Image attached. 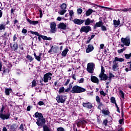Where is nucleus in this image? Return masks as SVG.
I'll use <instances>...</instances> for the list:
<instances>
[{
	"label": "nucleus",
	"instance_id": "3",
	"mask_svg": "<svg viewBox=\"0 0 131 131\" xmlns=\"http://www.w3.org/2000/svg\"><path fill=\"white\" fill-rule=\"evenodd\" d=\"M67 99V96L66 95L58 94L56 97V100L58 104H60V103L64 104V103H65V102L66 101Z\"/></svg>",
	"mask_w": 131,
	"mask_h": 131
},
{
	"label": "nucleus",
	"instance_id": "46",
	"mask_svg": "<svg viewBox=\"0 0 131 131\" xmlns=\"http://www.w3.org/2000/svg\"><path fill=\"white\" fill-rule=\"evenodd\" d=\"M100 74H105V70L102 66L101 67V73Z\"/></svg>",
	"mask_w": 131,
	"mask_h": 131
},
{
	"label": "nucleus",
	"instance_id": "54",
	"mask_svg": "<svg viewBox=\"0 0 131 131\" xmlns=\"http://www.w3.org/2000/svg\"><path fill=\"white\" fill-rule=\"evenodd\" d=\"M84 82V78H83L80 79V80L78 81V82L79 83H83Z\"/></svg>",
	"mask_w": 131,
	"mask_h": 131
},
{
	"label": "nucleus",
	"instance_id": "12",
	"mask_svg": "<svg viewBox=\"0 0 131 131\" xmlns=\"http://www.w3.org/2000/svg\"><path fill=\"white\" fill-rule=\"evenodd\" d=\"M82 106L84 108H88V109H92L93 108V104L89 102H83Z\"/></svg>",
	"mask_w": 131,
	"mask_h": 131
},
{
	"label": "nucleus",
	"instance_id": "23",
	"mask_svg": "<svg viewBox=\"0 0 131 131\" xmlns=\"http://www.w3.org/2000/svg\"><path fill=\"white\" fill-rule=\"evenodd\" d=\"M17 127H18V125H17V124H13L10 125V129L13 131H16V129H17Z\"/></svg>",
	"mask_w": 131,
	"mask_h": 131
},
{
	"label": "nucleus",
	"instance_id": "7",
	"mask_svg": "<svg viewBox=\"0 0 131 131\" xmlns=\"http://www.w3.org/2000/svg\"><path fill=\"white\" fill-rule=\"evenodd\" d=\"M92 30V28L90 26H83L81 28L80 32H85V33H88L89 31Z\"/></svg>",
	"mask_w": 131,
	"mask_h": 131
},
{
	"label": "nucleus",
	"instance_id": "51",
	"mask_svg": "<svg viewBox=\"0 0 131 131\" xmlns=\"http://www.w3.org/2000/svg\"><path fill=\"white\" fill-rule=\"evenodd\" d=\"M69 15L71 18H72V16L73 15H74V12H73V10H70L69 11Z\"/></svg>",
	"mask_w": 131,
	"mask_h": 131
},
{
	"label": "nucleus",
	"instance_id": "44",
	"mask_svg": "<svg viewBox=\"0 0 131 131\" xmlns=\"http://www.w3.org/2000/svg\"><path fill=\"white\" fill-rule=\"evenodd\" d=\"M6 25L3 24H0V30H5Z\"/></svg>",
	"mask_w": 131,
	"mask_h": 131
},
{
	"label": "nucleus",
	"instance_id": "35",
	"mask_svg": "<svg viewBox=\"0 0 131 131\" xmlns=\"http://www.w3.org/2000/svg\"><path fill=\"white\" fill-rule=\"evenodd\" d=\"M19 48L20 49V51H24V48H25V44L24 43H22L21 44L19 45Z\"/></svg>",
	"mask_w": 131,
	"mask_h": 131
},
{
	"label": "nucleus",
	"instance_id": "48",
	"mask_svg": "<svg viewBox=\"0 0 131 131\" xmlns=\"http://www.w3.org/2000/svg\"><path fill=\"white\" fill-rule=\"evenodd\" d=\"M119 123L120 124H122L123 123H124V118H122L121 119L119 120Z\"/></svg>",
	"mask_w": 131,
	"mask_h": 131
},
{
	"label": "nucleus",
	"instance_id": "34",
	"mask_svg": "<svg viewBox=\"0 0 131 131\" xmlns=\"http://www.w3.org/2000/svg\"><path fill=\"white\" fill-rule=\"evenodd\" d=\"M34 56L37 61H38V62H40V59H41V57L40 56H37L36 53H34Z\"/></svg>",
	"mask_w": 131,
	"mask_h": 131
},
{
	"label": "nucleus",
	"instance_id": "33",
	"mask_svg": "<svg viewBox=\"0 0 131 131\" xmlns=\"http://www.w3.org/2000/svg\"><path fill=\"white\" fill-rule=\"evenodd\" d=\"M114 25L115 26H118L120 24V20H116V19H114Z\"/></svg>",
	"mask_w": 131,
	"mask_h": 131
},
{
	"label": "nucleus",
	"instance_id": "25",
	"mask_svg": "<svg viewBox=\"0 0 131 131\" xmlns=\"http://www.w3.org/2000/svg\"><path fill=\"white\" fill-rule=\"evenodd\" d=\"M42 127L43 131H52L51 130V127L48 126L47 124L43 125Z\"/></svg>",
	"mask_w": 131,
	"mask_h": 131
},
{
	"label": "nucleus",
	"instance_id": "1",
	"mask_svg": "<svg viewBox=\"0 0 131 131\" xmlns=\"http://www.w3.org/2000/svg\"><path fill=\"white\" fill-rule=\"evenodd\" d=\"M35 117L37 119L36 122L38 126L43 127V125H46V119L43 118L42 114L41 113L36 112L34 114Z\"/></svg>",
	"mask_w": 131,
	"mask_h": 131
},
{
	"label": "nucleus",
	"instance_id": "24",
	"mask_svg": "<svg viewBox=\"0 0 131 131\" xmlns=\"http://www.w3.org/2000/svg\"><path fill=\"white\" fill-rule=\"evenodd\" d=\"M94 12V10H93V9H89L85 13V15L86 16L88 17L89 16H90V15H91L92 14V13Z\"/></svg>",
	"mask_w": 131,
	"mask_h": 131
},
{
	"label": "nucleus",
	"instance_id": "32",
	"mask_svg": "<svg viewBox=\"0 0 131 131\" xmlns=\"http://www.w3.org/2000/svg\"><path fill=\"white\" fill-rule=\"evenodd\" d=\"M119 94L120 96H121L122 99H123V100H124V93L123 92V91H122V90H120L119 91Z\"/></svg>",
	"mask_w": 131,
	"mask_h": 131
},
{
	"label": "nucleus",
	"instance_id": "45",
	"mask_svg": "<svg viewBox=\"0 0 131 131\" xmlns=\"http://www.w3.org/2000/svg\"><path fill=\"white\" fill-rule=\"evenodd\" d=\"M111 101L112 104H115L116 103V100H115V97H112L111 98Z\"/></svg>",
	"mask_w": 131,
	"mask_h": 131
},
{
	"label": "nucleus",
	"instance_id": "31",
	"mask_svg": "<svg viewBox=\"0 0 131 131\" xmlns=\"http://www.w3.org/2000/svg\"><path fill=\"white\" fill-rule=\"evenodd\" d=\"M12 91L11 89L7 88L5 89V95L7 96H10V92Z\"/></svg>",
	"mask_w": 131,
	"mask_h": 131
},
{
	"label": "nucleus",
	"instance_id": "62",
	"mask_svg": "<svg viewBox=\"0 0 131 131\" xmlns=\"http://www.w3.org/2000/svg\"><path fill=\"white\" fill-rule=\"evenodd\" d=\"M100 95L105 97L106 96V93L104 92V91H101L100 92Z\"/></svg>",
	"mask_w": 131,
	"mask_h": 131
},
{
	"label": "nucleus",
	"instance_id": "39",
	"mask_svg": "<svg viewBox=\"0 0 131 131\" xmlns=\"http://www.w3.org/2000/svg\"><path fill=\"white\" fill-rule=\"evenodd\" d=\"M127 64H130L129 66V69H128V68H126L125 69V71H126V72H128V71H131V61H129L127 63Z\"/></svg>",
	"mask_w": 131,
	"mask_h": 131
},
{
	"label": "nucleus",
	"instance_id": "36",
	"mask_svg": "<svg viewBox=\"0 0 131 131\" xmlns=\"http://www.w3.org/2000/svg\"><path fill=\"white\" fill-rule=\"evenodd\" d=\"M37 84V83H36V80L35 79H34L32 81V88H35L36 86V85Z\"/></svg>",
	"mask_w": 131,
	"mask_h": 131
},
{
	"label": "nucleus",
	"instance_id": "61",
	"mask_svg": "<svg viewBox=\"0 0 131 131\" xmlns=\"http://www.w3.org/2000/svg\"><path fill=\"white\" fill-rule=\"evenodd\" d=\"M37 105H39V106H42V105H45V102H43V101H39Z\"/></svg>",
	"mask_w": 131,
	"mask_h": 131
},
{
	"label": "nucleus",
	"instance_id": "2",
	"mask_svg": "<svg viewBox=\"0 0 131 131\" xmlns=\"http://www.w3.org/2000/svg\"><path fill=\"white\" fill-rule=\"evenodd\" d=\"M86 91V89L77 85L73 86L72 89L70 91L72 94H81Z\"/></svg>",
	"mask_w": 131,
	"mask_h": 131
},
{
	"label": "nucleus",
	"instance_id": "59",
	"mask_svg": "<svg viewBox=\"0 0 131 131\" xmlns=\"http://www.w3.org/2000/svg\"><path fill=\"white\" fill-rule=\"evenodd\" d=\"M27 21H28V22L29 23V24L30 25H32V24L33 23V21L31 20L29 18H27Z\"/></svg>",
	"mask_w": 131,
	"mask_h": 131
},
{
	"label": "nucleus",
	"instance_id": "37",
	"mask_svg": "<svg viewBox=\"0 0 131 131\" xmlns=\"http://www.w3.org/2000/svg\"><path fill=\"white\" fill-rule=\"evenodd\" d=\"M26 58L30 62H32V61H33V60L34 59L33 57H31V56L29 55H28Z\"/></svg>",
	"mask_w": 131,
	"mask_h": 131
},
{
	"label": "nucleus",
	"instance_id": "56",
	"mask_svg": "<svg viewBox=\"0 0 131 131\" xmlns=\"http://www.w3.org/2000/svg\"><path fill=\"white\" fill-rule=\"evenodd\" d=\"M19 129L21 131H24V126L23 125V124H20Z\"/></svg>",
	"mask_w": 131,
	"mask_h": 131
},
{
	"label": "nucleus",
	"instance_id": "53",
	"mask_svg": "<svg viewBox=\"0 0 131 131\" xmlns=\"http://www.w3.org/2000/svg\"><path fill=\"white\" fill-rule=\"evenodd\" d=\"M102 31H106L107 30V28L105 27V26H103V25L101 27Z\"/></svg>",
	"mask_w": 131,
	"mask_h": 131
},
{
	"label": "nucleus",
	"instance_id": "64",
	"mask_svg": "<svg viewBox=\"0 0 131 131\" xmlns=\"http://www.w3.org/2000/svg\"><path fill=\"white\" fill-rule=\"evenodd\" d=\"M38 23H39L38 20L33 21V24H32V25H37Z\"/></svg>",
	"mask_w": 131,
	"mask_h": 131
},
{
	"label": "nucleus",
	"instance_id": "20",
	"mask_svg": "<svg viewBox=\"0 0 131 131\" xmlns=\"http://www.w3.org/2000/svg\"><path fill=\"white\" fill-rule=\"evenodd\" d=\"M66 27H67V26L64 23H60L58 25V28L64 30V29H66Z\"/></svg>",
	"mask_w": 131,
	"mask_h": 131
},
{
	"label": "nucleus",
	"instance_id": "55",
	"mask_svg": "<svg viewBox=\"0 0 131 131\" xmlns=\"http://www.w3.org/2000/svg\"><path fill=\"white\" fill-rule=\"evenodd\" d=\"M69 82H70V79H68L66 83L64 84L65 86H67L68 84H69Z\"/></svg>",
	"mask_w": 131,
	"mask_h": 131
},
{
	"label": "nucleus",
	"instance_id": "30",
	"mask_svg": "<svg viewBox=\"0 0 131 131\" xmlns=\"http://www.w3.org/2000/svg\"><path fill=\"white\" fill-rule=\"evenodd\" d=\"M102 114H104V115L108 116L110 114V112L108 110H102Z\"/></svg>",
	"mask_w": 131,
	"mask_h": 131
},
{
	"label": "nucleus",
	"instance_id": "21",
	"mask_svg": "<svg viewBox=\"0 0 131 131\" xmlns=\"http://www.w3.org/2000/svg\"><path fill=\"white\" fill-rule=\"evenodd\" d=\"M102 25H103V22H102V20L99 21V22L96 23L94 26V29H96L97 27H101Z\"/></svg>",
	"mask_w": 131,
	"mask_h": 131
},
{
	"label": "nucleus",
	"instance_id": "13",
	"mask_svg": "<svg viewBox=\"0 0 131 131\" xmlns=\"http://www.w3.org/2000/svg\"><path fill=\"white\" fill-rule=\"evenodd\" d=\"M99 77L100 78V80H103L104 81L108 80V75L106 74H100Z\"/></svg>",
	"mask_w": 131,
	"mask_h": 131
},
{
	"label": "nucleus",
	"instance_id": "8",
	"mask_svg": "<svg viewBox=\"0 0 131 131\" xmlns=\"http://www.w3.org/2000/svg\"><path fill=\"white\" fill-rule=\"evenodd\" d=\"M95 100L98 105V108L99 109V110H101V107H103L104 104L101 102V100H100V97H99V96H96Z\"/></svg>",
	"mask_w": 131,
	"mask_h": 131
},
{
	"label": "nucleus",
	"instance_id": "10",
	"mask_svg": "<svg viewBox=\"0 0 131 131\" xmlns=\"http://www.w3.org/2000/svg\"><path fill=\"white\" fill-rule=\"evenodd\" d=\"M11 115L10 114H4L3 113H0V118L2 120H6L10 118Z\"/></svg>",
	"mask_w": 131,
	"mask_h": 131
},
{
	"label": "nucleus",
	"instance_id": "15",
	"mask_svg": "<svg viewBox=\"0 0 131 131\" xmlns=\"http://www.w3.org/2000/svg\"><path fill=\"white\" fill-rule=\"evenodd\" d=\"M91 80L92 82H94V83L99 84V79L97 77L92 75L91 76Z\"/></svg>",
	"mask_w": 131,
	"mask_h": 131
},
{
	"label": "nucleus",
	"instance_id": "28",
	"mask_svg": "<svg viewBox=\"0 0 131 131\" xmlns=\"http://www.w3.org/2000/svg\"><path fill=\"white\" fill-rule=\"evenodd\" d=\"M40 37L43 39V40H52V38L48 37L47 36L41 35Z\"/></svg>",
	"mask_w": 131,
	"mask_h": 131
},
{
	"label": "nucleus",
	"instance_id": "41",
	"mask_svg": "<svg viewBox=\"0 0 131 131\" xmlns=\"http://www.w3.org/2000/svg\"><path fill=\"white\" fill-rule=\"evenodd\" d=\"M90 24H91V19L90 18H88L85 21V25L88 26L90 25Z\"/></svg>",
	"mask_w": 131,
	"mask_h": 131
},
{
	"label": "nucleus",
	"instance_id": "5",
	"mask_svg": "<svg viewBox=\"0 0 131 131\" xmlns=\"http://www.w3.org/2000/svg\"><path fill=\"white\" fill-rule=\"evenodd\" d=\"M95 69V64L93 62H90L88 64L86 70L89 73H94Z\"/></svg>",
	"mask_w": 131,
	"mask_h": 131
},
{
	"label": "nucleus",
	"instance_id": "38",
	"mask_svg": "<svg viewBox=\"0 0 131 131\" xmlns=\"http://www.w3.org/2000/svg\"><path fill=\"white\" fill-rule=\"evenodd\" d=\"M67 8V5L65 3H63L61 6H60V8L61 10H66V8Z\"/></svg>",
	"mask_w": 131,
	"mask_h": 131
},
{
	"label": "nucleus",
	"instance_id": "17",
	"mask_svg": "<svg viewBox=\"0 0 131 131\" xmlns=\"http://www.w3.org/2000/svg\"><path fill=\"white\" fill-rule=\"evenodd\" d=\"M94 46L93 45L90 44L88 46V48L86 49V53L89 54V53H91V52H93L94 51Z\"/></svg>",
	"mask_w": 131,
	"mask_h": 131
},
{
	"label": "nucleus",
	"instance_id": "22",
	"mask_svg": "<svg viewBox=\"0 0 131 131\" xmlns=\"http://www.w3.org/2000/svg\"><path fill=\"white\" fill-rule=\"evenodd\" d=\"M68 52H69V49H68V48H66L61 53V56L62 57H66V56H67V53H68Z\"/></svg>",
	"mask_w": 131,
	"mask_h": 131
},
{
	"label": "nucleus",
	"instance_id": "47",
	"mask_svg": "<svg viewBox=\"0 0 131 131\" xmlns=\"http://www.w3.org/2000/svg\"><path fill=\"white\" fill-rule=\"evenodd\" d=\"M66 12H67V11L66 10L62 9V10L60 11L59 14H60V15H64V14H65V13H66Z\"/></svg>",
	"mask_w": 131,
	"mask_h": 131
},
{
	"label": "nucleus",
	"instance_id": "43",
	"mask_svg": "<svg viewBox=\"0 0 131 131\" xmlns=\"http://www.w3.org/2000/svg\"><path fill=\"white\" fill-rule=\"evenodd\" d=\"M32 34H35V35H36L37 36H38V39L39 40V41H41V35H39V33H32Z\"/></svg>",
	"mask_w": 131,
	"mask_h": 131
},
{
	"label": "nucleus",
	"instance_id": "26",
	"mask_svg": "<svg viewBox=\"0 0 131 131\" xmlns=\"http://www.w3.org/2000/svg\"><path fill=\"white\" fill-rule=\"evenodd\" d=\"M114 61L115 62H124V59L116 57Z\"/></svg>",
	"mask_w": 131,
	"mask_h": 131
},
{
	"label": "nucleus",
	"instance_id": "14",
	"mask_svg": "<svg viewBox=\"0 0 131 131\" xmlns=\"http://www.w3.org/2000/svg\"><path fill=\"white\" fill-rule=\"evenodd\" d=\"M73 22L75 24L77 25H81L84 22V19H79L78 18H75L73 20Z\"/></svg>",
	"mask_w": 131,
	"mask_h": 131
},
{
	"label": "nucleus",
	"instance_id": "29",
	"mask_svg": "<svg viewBox=\"0 0 131 131\" xmlns=\"http://www.w3.org/2000/svg\"><path fill=\"white\" fill-rule=\"evenodd\" d=\"M64 93H65V88H64V86L60 87L58 91V93L60 94H63Z\"/></svg>",
	"mask_w": 131,
	"mask_h": 131
},
{
	"label": "nucleus",
	"instance_id": "11",
	"mask_svg": "<svg viewBox=\"0 0 131 131\" xmlns=\"http://www.w3.org/2000/svg\"><path fill=\"white\" fill-rule=\"evenodd\" d=\"M10 48L12 51H13L14 52H16V51H18L19 46L18 45V43H17V42H14V44L10 43Z\"/></svg>",
	"mask_w": 131,
	"mask_h": 131
},
{
	"label": "nucleus",
	"instance_id": "40",
	"mask_svg": "<svg viewBox=\"0 0 131 131\" xmlns=\"http://www.w3.org/2000/svg\"><path fill=\"white\" fill-rule=\"evenodd\" d=\"M3 72L2 73V75H4V74H5L6 73H9L10 72V70L8 69H5V68H3Z\"/></svg>",
	"mask_w": 131,
	"mask_h": 131
},
{
	"label": "nucleus",
	"instance_id": "58",
	"mask_svg": "<svg viewBox=\"0 0 131 131\" xmlns=\"http://www.w3.org/2000/svg\"><path fill=\"white\" fill-rule=\"evenodd\" d=\"M57 131H65V129L62 127H59L57 128Z\"/></svg>",
	"mask_w": 131,
	"mask_h": 131
},
{
	"label": "nucleus",
	"instance_id": "60",
	"mask_svg": "<svg viewBox=\"0 0 131 131\" xmlns=\"http://www.w3.org/2000/svg\"><path fill=\"white\" fill-rule=\"evenodd\" d=\"M77 13L78 14H81V13H82V9L81 8H78L77 9Z\"/></svg>",
	"mask_w": 131,
	"mask_h": 131
},
{
	"label": "nucleus",
	"instance_id": "18",
	"mask_svg": "<svg viewBox=\"0 0 131 131\" xmlns=\"http://www.w3.org/2000/svg\"><path fill=\"white\" fill-rule=\"evenodd\" d=\"M85 123H86V121L79 120L78 122H77V126H78V127H80L81 125H84Z\"/></svg>",
	"mask_w": 131,
	"mask_h": 131
},
{
	"label": "nucleus",
	"instance_id": "16",
	"mask_svg": "<svg viewBox=\"0 0 131 131\" xmlns=\"http://www.w3.org/2000/svg\"><path fill=\"white\" fill-rule=\"evenodd\" d=\"M113 71H116L117 69H118V68L119 67V65L118 64V63L116 61H115L114 60L113 61Z\"/></svg>",
	"mask_w": 131,
	"mask_h": 131
},
{
	"label": "nucleus",
	"instance_id": "57",
	"mask_svg": "<svg viewBox=\"0 0 131 131\" xmlns=\"http://www.w3.org/2000/svg\"><path fill=\"white\" fill-rule=\"evenodd\" d=\"M38 11L40 13V18H42V10H41V8H39V9H38Z\"/></svg>",
	"mask_w": 131,
	"mask_h": 131
},
{
	"label": "nucleus",
	"instance_id": "50",
	"mask_svg": "<svg viewBox=\"0 0 131 131\" xmlns=\"http://www.w3.org/2000/svg\"><path fill=\"white\" fill-rule=\"evenodd\" d=\"M18 36V34H15L14 35L13 39V41H16V40H17V38Z\"/></svg>",
	"mask_w": 131,
	"mask_h": 131
},
{
	"label": "nucleus",
	"instance_id": "42",
	"mask_svg": "<svg viewBox=\"0 0 131 131\" xmlns=\"http://www.w3.org/2000/svg\"><path fill=\"white\" fill-rule=\"evenodd\" d=\"M124 57L125 58V59H126L127 60H128L129 59H130L131 57V53H129V54H125L124 55Z\"/></svg>",
	"mask_w": 131,
	"mask_h": 131
},
{
	"label": "nucleus",
	"instance_id": "27",
	"mask_svg": "<svg viewBox=\"0 0 131 131\" xmlns=\"http://www.w3.org/2000/svg\"><path fill=\"white\" fill-rule=\"evenodd\" d=\"M118 11L121 12V11H123V12H131V8H124L122 9H117Z\"/></svg>",
	"mask_w": 131,
	"mask_h": 131
},
{
	"label": "nucleus",
	"instance_id": "9",
	"mask_svg": "<svg viewBox=\"0 0 131 131\" xmlns=\"http://www.w3.org/2000/svg\"><path fill=\"white\" fill-rule=\"evenodd\" d=\"M58 51H59V47H58L57 46L56 47H54V46H52L51 47V49L48 51V53L49 54H51V53L53 52V53H54L55 54H57V53H58Z\"/></svg>",
	"mask_w": 131,
	"mask_h": 131
},
{
	"label": "nucleus",
	"instance_id": "19",
	"mask_svg": "<svg viewBox=\"0 0 131 131\" xmlns=\"http://www.w3.org/2000/svg\"><path fill=\"white\" fill-rule=\"evenodd\" d=\"M50 28L52 30V32H55V31L56 30V23H55L54 22H52L50 24Z\"/></svg>",
	"mask_w": 131,
	"mask_h": 131
},
{
	"label": "nucleus",
	"instance_id": "4",
	"mask_svg": "<svg viewBox=\"0 0 131 131\" xmlns=\"http://www.w3.org/2000/svg\"><path fill=\"white\" fill-rule=\"evenodd\" d=\"M53 76V74L51 72L47 73L43 75V81L46 83L47 82H49V80H52V77Z\"/></svg>",
	"mask_w": 131,
	"mask_h": 131
},
{
	"label": "nucleus",
	"instance_id": "49",
	"mask_svg": "<svg viewBox=\"0 0 131 131\" xmlns=\"http://www.w3.org/2000/svg\"><path fill=\"white\" fill-rule=\"evenodd\" d=\"M107 123H108V120L107 119L103 120V124H104V125H105V126H107V125H108Z\"/></svg>",
	"mask_w": 131,
	"mask_h": 131
},
{
	"label": "nucleus",
	"instance_id": "52",
	"mask_svg": "<svg viewBox=\"0 0 131 131\" xmlns=\"http://www.w3.org/2000/svg\"><path fill=\"white\" fill-rule=\"evenodd\" d=\"M124 51H125V49L123 48V49L118 50V54H121V53H122L123 52H124Z\"/></svg>",
	"mask_w": 131,
	"mask_h": 131
},
{
	"label": "nucleus",
	"instance_id": "63",
	"mask_svg": "<svg viewBox=\"0 0 131 131\" xmlns=\"http://www.w3.org/2000/svg\"><path fill=\"white\" fill-rule=\"evenodd\" d=\"M108 77H111V78H113L115 77V76L112 74V73H109Z\"/></svg>",
	"mask_w": 131,
	"mask_h": 131
},
{
	"label": "nucleus",
	"instance_id": "6",
	"mask_svg": "<svg viewBox=\"0 0 131 131\" xmlns=\"http://www.w3.org/2000/svg\"><path fill=\"white\" fill-rule=\"evenodd\" d=\"M121 41L123 43L124 46H126V47H129V45H130L129 37H126L125 38L122 37Z\"/></svg>",
	"mask_w": 131,
	"mask_h": 131
}]
</instances>
